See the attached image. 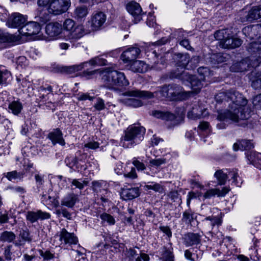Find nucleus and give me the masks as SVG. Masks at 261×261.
Wrapping results in <instances>:
<instances>
[{"label":"nucleus","mask_w":261,"mask_h":261,"mask_svg":"<svg viewBox=\"0 0 261 261\" xmlns=\"http://www.w3.org/2000/svg\"><path fill=\"white\" fill-rule=\"evenodd\" d=\"M100 218L103 221L107 222L110 225H114L115 223L114 218L111 215L104 213L100 215Z\"/></svg>","instance_id":"43"},{"label":"nucleus","mask_w":261,"mask_h":261,"mask_svg":"<svg viewBox=\"0 0 261 261\" xmlns=\"http://www.w3.org/2000/svg\"><path fill=\"white\" fill-rule=\"evenodd\" d=\"M252 86L255 89L261 88V77L253 81Z\"/></svg>","instance_id":"61"},{"label":"nucleus","mask_w":261,"mask_h":261,"mask_svg":"<svg viewBox=\"0 0 261 261\" xmlns=\"http://www.w3.org/2000/svg\"><path fill=\"white\" fill-rule=\"evenodd\" d=\"M126 8L128 13L134 17L136 23L141 19L142 11L138 3L135 2H129L127 4Z\"/></svg>","instance_id":"14"},{"label":"nucleus","mask_w":261,"mask_h":261,"mask_svg":"<svg viewBox=\"0 0 261 261\" xmlns=\"http://www.w3.org/2000/svg\"><path fill=\"white\" fill-rule=\"evenodd\" d=\"M99 146V143L95 141L89 142L84 145L85 147H87L92 149H95L98 148Z\"/></svg>","instance_id":"55"},{"label":"nucleus","mask_w":261,"mask_h":261,"mask_svg":"<svg viewBox=\"0 0 261 261\" xmlns=\"http://www.w3.org/2000/svg\"><path fill=\"white\" fill-rule=\"evenodd\" d=\"M259 17L257 11L255 7L252 8L248 13L247 17V20L249 21H252L253 20L259 19Z\"/></svg>","instance_id":"39"},{"label":"nucleus","mask_w":261,"mask_h":261,"mask_svg":"<svg viewBox=\"0 0 261 261\" xmlns=\"http://www.w3.org/2000/svg\"><path fill=\"white\" fill-rule=\"evenodd\" d=\"M16 238L15 234L12 231H5L1 233L0 241L4 242L10 243Z\"/></svg>","instance_id":"32"},{"label":"nucleus","mask_w":261,"mask_h":261,"mask_svg":"<svg viewBox=\"0 0 261 261\" xmlns=\"http://www.w3.org/2000/svg\"><path fill=\"white\" fill-rule=\"evenodd\" d=\"M9 217L7 213L4 214L3 215H1L0 216V223H6L8 222Z\"/></svg>","instance_id":"64"},{"label":"nucleus","mask_w":261,"mask_h":261,"mask_svg":"<svg viewBox=\"0 0 261 261\" xmlns=\"http://www.w3.org/2000/svg\"><path fill=\"white\" fill-rule=\"evenodd\" d=\"M133 164L138 170H143L145 169V165L143 163L137 160L136 158L133 159Z\"/></svg>","instance_id":"52"},{"label":"nucleus","mask_w":261,"mask_h":261,"mask_svg":"<svg viewBox=\"0 0 261 261\" xmlns=\"http://www.w3.org/2000/svg\"><path fill=\"white\" fill-rule=\"evenodd\" d=\"M19 40V36H15L8 33H5L0 31V42H14Z\"/></svg>","instance_id":"27"},{"label":"nucleus","mask_w":261,"mask_h":261,"mask_svg":"<svg viewBox=\"0 0 261 261\" xmlns=\"http://www.w3.org/2000/svg\"><path fill=\"white\" fill-rule=\"evenodd\" d=\"M189 58L190 57L186 54L180 55V59H182V62L181 65H180V66H182L183 67H186L189 62Z\"/></svg>","instance_id":"56"},{"label":"nucleus","mask_w":261,"mask_h":261,"mask_svg":"<svg viewBox=\"0 0 261 261\" xmlns=\"http://www.w3.org/2000/svg\"><path fill=\"white\" fill-rule=\"evenodd\" d=\"M166 163V160L164 158H158L151 159L149 161V164L151 166L159 167L162 165Z\"/></svg>","instance_id":"41"},{"label":"nucleus","mask_w":261,"mask_h":261,"mask_svg":"<svg viewBox=\"0 0 261 261\" xmlns=\"http://www.w3.org/2000/svg\"><path fill=\"white\" fill-rule=\"evenodd\" d=\"M148 66L143 61L136 60L131 64L130 69L135 72L143 73L147 70Z\"/></svg>","instance_id":"23"},{"label":"nucleus","mask_w":261,"mask_h":261,"mask_svg":"<svg viewBox=\"0 0 261 261\" xmlns=\"http://www.w3.org/2000/svg\"><path fill=\"white\" fill-rule=\"evenodd\" d=\"M140 194L139 189L137 187L121 189V196L124 200H131L139 196Z\"/></svg>","instance_id":"16"},{"label":"nucleus","mask_w":261,"mask_h":261,"mask_svg":"<svg viewBox=\"0 0 261 261\" xmlns=\"http://www.w3.org/2000/svg\"><path fill=\"white\" fill-rule=\"evenodd\" d=\"M27 17L18 13L11 14L8 18L7 24L9 27H21L26 22Z\"/></svg>","instance_id":"11"},{"label":"nucleus","mask_w":261,"mask_h":261,"mask_svg":"<svg viewBox=\"0 0 261 261\" xmlns=\"http://www.w3.org/2000/svg\"><path fill=\"white\" fill-rule=\"evenodd\" d=\"M11 246H8L5 249L4 254L6 259H11L12 253L11 252Z\"/></svg>","instance_id":"59"},{"label":"nucleus","mask_w":261,"mask_h":261,"mask_svg":"<svg viewBox=\"0 0 261 261\" xmlns=\"http://www.w3.org/2000/svg\"><path fill=\"white\" fill-rule=\"evenodd\" d=\"M61 212H62V215L64 218H66L68 220H70L71 219V214L66 208L62 207Z\"/></svg>","instance_id":"60"},{"label":"nucleus","mask_w":261,"mask_h":261,"mask_svg":"<svg viewBox=\"0 0 261 261\" xmlns=\"http://www.w3.org/2000/svg\"><path fill=\"white\" fill-rule=\"evenodd\" d=\"M217 101L223 100L228 103L229 109L224 113L218 115L220 120L228 119L234 122L247 118L245 110L247 100L241 94L234 90H229L226 93L221 92L216 96Z\"/></svg>","instance_id":"1"},{"label":"nucleus","mask_w":261,"mask_h":261,"mask_svg":"<svg viewBox=\"0 0 261 261\" xmlns=\"http://www.w3.org/2000/svg\"><path fill=\"white\" fill-rule=\"evenodd\" d=\"M71 183L72 185L75 186L76 188L81 190L84 188V185H88V182L86 181H83V182H80L77 179H74L72 180Z\"/></svg>","instance_id":"48"},{"label":"nucleus","mask_w":261,"mask_h":261,"mask_svg":"<svg viewBox=\"0 0 261 261\" xmlns=\"http://www.w3.org/2000/svg\"><path fill=\"white\" fill-rule=\"evenodd\" d=\"M140 52V49L137 47H129L123 52L121 59L125 63H130L138 58Z\"/></svg>","instance_id":"12"},{"label":"nucleus","mask_w":261,"mask_h":261,"mask_svg":"<svg viewBox=\"0 0 261 261\" xmlns=\"http://www.w3.org/2000/svg\"><path fill=\"white\" fill-rule=\"evenodd\" d=\"M107 61L99 57H95L91 59L89 62H87L91 66L104 65L106 64Z\"/></svg>","instance_id":"38"},{"label":"nucleus","mask_w":261,"mask_h":261,"mask_svg":"<svg viewBox=\"0 0 261 261\" xmlns=\"http://www.w3.org/2000/svg\"><path fill=\"white\" fill-rule=\"evenodd\" d=\"M100 76L104 86L109 89L117 90L129 84L124 73L120 71L107 69L100 72Z\"/></svg>","instance_id":"3"},{"label":"nucleus","mask_w":261,"mask_h":261,"mask_svg":"<svg viewBox=\"0 0 261 261\" xmlns=\"http://www.w3.org/2000/svg\"><path fill=\"white\" fill-rule=\"evenodd\" d=\"M145 129L142 126H132L125 131L120 144L124 148H131L143 139Z\"/></svg>","instance_id":"5"},{"label":"nucleus","mask_w":261,"mask_h":261,"mask_svg":"<svg viewBox=\"0 0 261 261\" xmlns=\"http://www.w3.org/2000/svg\"><path fill=\"white\" fill-rule=\"evenodd\" d=\"M70 6V0H52L48 12L54 15H61L67 11Z\"/></svg>","instance_id":"8"},{"label":"nucleus","mask_w":261,"mask_h":261,"mask_svg":"<svg viewBox=\"0 0 261 261\" xmlns=\"http://www.w3.org/2000/svg\"><path fill=\"white\" fill-rule=\"evenodd\" d=\"M124 176L125 177L129 178L130 179H135L137 177V175L136 172V169L134 167L131 168L130 171L125 170V173L124 174Z\"/></svg>","instance_id":"47"},{"label":"nucleus","mask_w":261,"mask_h":261,"mask_svg":"<svg viewBox=\"0 0 261 261\" xmlns=\"http://www.w3.org/2000/svg\"><path fill=\"white\" fill-rule=\"evenodd\" d=\"M160 229L161 231H162L164 233L167 234V236L169 237L171 236L172 233L169 229V228L167 226H161Z\"/></svg>","instance_id":"62"},{"label":"nucleus","mask_w":261,"mask_h":261,"mask_svg":"<svg viewBox=\"0 0 261 261\" xmlns=\"http://www.w3.org/2000/svg\"><path fill=\"white\" fill-rule=\"evenodd\" d=\"M73 14L76 20H84L88 14V10L86 6H78L75 9Z\"/></svg>","instance_id":"24"},{"label":"nucleus","mask_w":261,"mask_h":261,"mask_svg":"<svg viewBox=\"0 0 261 261\" xmlns=\"http://www.w3.org/2000/svg\"><path fill=\"white\" fill-rule=\"evenodd\" d=\"M78 201V195L73 193H70L66 195L62 199L61 204L62 206H65L69 208H72Z\"/></svg>","instance_id":"19"},{"label":"nucleus","mask_w":261,"mask_h":261,"mask_svg":"<svg viewBox=\"0 0 261 261\" xmlns=\"http://www.w3.org/2000/svg\"><path fill=\"white\" fill-rule=\"evenodd\" d=\"M246 157L250 163L257 168L261 166V153L254 151L247 152Z\"/></svg>","instance_id":"22"},{"label":"nucleus","mask_w":261,"mask_h":261,"mask_svg":"<svg viewBox=\"0 0 261 261\" xmlns=\"http://www.w3.org/2000/svg\"><path fill=\"white\" fill-rule=\"evenodd\" d=\"M142 259L143 261H149V257L147 254L142 253L140 254V256H137L136 261H142Z\"/></svg>","instance_id":"58"},{"label":"nucleus","mask_w":261,"mask_h":261,"mask_svg":"<svg viewBox=\"0 0 261 261\" xmlns=\"http://www.w3.org/2000/svg\"><path fill=\"white\" fill-rule=\"evenodd\" d=\"M24 174L23 172H17L16 170H14L6 173L5 177L10 181L16 179H22Z\"/></svg>","instance_id":"33"},{"label":"nucleus","mask_w":261,"mask_h":261,"mask_svg":"<svg viewBox=\"0 0 261 261\" xmlns=\"http://www.w3.org/2000/svg\"><path fill=\"white\" fill-rule=\"evenodd\" d=\"M75 22L71 19H67L63 23V28L69 32L68 38L74 41L84 35V31L81 27H75Z\"/></svg>","instance_id":"7"},{"label":"nucleus","mask_w":261,"mask_h":261,"mask_svg":"<svg viewBox=\"0 0 261 261\" xmlns=\"http://www.w3.org/2000/svg\"><path fill=\"white\" fill-rule=\"evenodd\" d=\"M152 115L157 118H160L167 121H172L176 118L175 114L169 112L155 111L152 112Z\"/></svg>","instance_id":"25"},{"label":"nucleus","mask_w":261,"mask_h":261,"mask_svg":"<svg viewBox=\"0 0 261 261\" xmlns=\"http://www.w3.org/2000/svg\"><path fill=\"white\" fill-rule=\"evenodd\" d=\"M94 107L97 111L105 109V105L103 100L100 98H97L96 103L94 105Z\"/></svg>","instance_id":"46"},{"label":"nucleus","mask_w":261,"mask_h":261,"mask_svg":"<svg viewBox=\"0 0 261 261\" xmlns=\"http://www.w3.org/2000/svg\"><path fill=\"white\" fill-rule=\"evenodd\" d=\"M106 20V15L101 12L94 14L91 17V27L93 31L98 30Z\"/></svg>","instance_id":"15"},{"label":"nucleus","mask_w":261,"mask_h":261,"mask_svg":"<svg viewBox=\"0 0 261 261\" xmlns=\"http://www.w3.org/2000/svg\"><path fill=\"white\" fill-rule=\"evenodd\" d=\"M60 240L63 241L66 244H76L78 240L74 233L68 232L66 229L63 228L61 230L60 233Z\"/></svg>","instance_id":"17"},{"label":"nucleus","mask_w":261,"mask_h":261,"mask_svg":"<svg viewBox=\"0 0 261 261\" xmlns=\"http://www.w3.org/2000/svg\"><path fill=\"white\" fill-rule=\"evenodd\" d=\"M22 105L19 101H13L9 105L8 109L15 115L19 114L22 109Z\"/></svg>","instance_id":"30"},{"label":"nucleus","mask_w":261,"mask_h":261,"mask_svg":"<svg viewBox=\"0 0 261 261\" xmlns=\"http://www.w3.org/2000/svg\"><path fill=\"white\" fill-rule=\"evenodd\" d=\"M203 115L201 111L198 112L196 108H193L191 111L188 113V117L190 119H197L200 118Z\"/></svg>","instance_id":"42"},{"label":"nucleus","mask_w":261,"mask_h":261,"mask_svg":"<svg viewBox=\"0 0 261 261\" xmlns=\"http://www.w3.org/2000/svg\"><path fill=\"white\" fill-rule=\"evenodd\" d=\"M48 138L51 140L54 145L59 143L64 146L65 144L64 140L62 137L61 131L59 129H56L48 134Z\"/></svg>","instance_id":"21"},{"label":"nucleus","mask_w":261,"mask_h":261,"mask_svg":"<svg viewBox=\"0 0 261 261\" xmlns=\"http://www.w3.org/2000/svg\"><path fill=\"white\" fill-rule=\"evenodd\" d=\"M253 103L254 105L261 107V94L255 96L253 100Z\"/></svg>","instance_id":"63"},{"label":"nucleus","mask_w":261,"mask_h":261,"mask_svg":"<svg viewBox=\"0 0 261 261\" xmlns=\"http://www.w3.org/2000/svg\"><path fill=\"white\" fill-rule=\"evenodd\" d=\"M197 71L200 78L199 80L197 79L195 76L187 72L182 73L180 77L182 83L187 85H189V84L192 90V92L195 93H198L203 87L202 81H204L206 77L212 75L211 71L207 67H200Z\"/></svg>","instance_id":"4"},{"label":"nucleus","mask_w":261,"mask_h":261,"mask_svg":"<svg viewBox=\"0 0 261 261\" xmlns=\"http://www.w3.org/2000/svg\"><path fill=\"white\" fill-rule=\"evenodd\" d=\"M123 95L145 99L152 98L155 96L159 98H166L170 101H174L179 98V87L176 84H166L159 87L158 90L154 93L135 89L126 91L123 93Z\"/></svg>","instance_id":"2"},{"label":"nucleus","mask_w":261,"mask_h":261,"mask_svg":"<svg viewBox=\"0 0 261 261\" xmlns=\"http://www.w3.org/2000/svg\"><path fill=\"white\" fill-rule=\"evenodd\" d=\"M230 191L228 187H223L222 190L219 189H211L207 191L204 194V198L205 199H209L215 196L218 197H224Z\"/></svg>","instance_id":"18"},{"label":"nucleus","mask_w":261,"mask_h":261,"mask_svg":"<svg viewBox=\"0 0 261 261\" xmlns=\"http://www.w3.org/2000/svg\"><path fill=\"white\" fill-rule=\"evenodd\" d=\"M10 76L11 73L8 71H0V84L6 83Z\"/></svg>","instance_id":"49"},{"label":"nucleus","mask_w":261,"mask_h":261,"mask_svg":"<svg viewBox=\"0 0 261 261\" xmlns=\"http://www.w3.org/2000/svg\"><path fill=\"white\" fill-rule=\"evenodd\" d=\"M215 38L220 41V46L224 48H233L240 46L242 44L241 39L234 38L232 32L229 29H223L217 31Z\"/></svg>","instance_id":"6"},{"label":"nucleus","mask_w":261,"mask_h":261,"mask_svg":"<svg viewBox=\"0 0 261 261\" xmlns=\"http://www.w3.org/2000/svg\"><path fill=\"white\" fill-rule=\"evenodd\" d=\"M193 219V215L189 212H185L183 214L182 221L186 223H189Z\"/></svg>","instance_id":"54"},{"label":"nucleus","mask_w":261,"mask_h":261,"mask_svg":"<svg viewBox=\"0 0 261 261\" xmlns=\"http://www.w3.org/2000/svg\"><path fill=\"white\" fill-rule=\"evenodd\" d=\"M19 237L21 239L20 240L14 243L15 246H18L24 244V242H31L32 241V238L30 236V232L28 229L22 230L20 231Z\"/></svg>","instance_id":"28"},{"label":"nucleus","mask_w":261,"mask_h":261,"mask_svg":"<svg viewBox=\"0 0 261 261\" xmlns=\"http://www.w3.org/2000/svg\"><path fill=\"white\" fill-rule=\"evenodd\" d=\"M62 25L57 22H51L47 23L45 27V33L50 40H54L61 34Z\"/></svg>","instance_id":"9"},{"label":"nucleus","mask_w":261,"mask_h":261,"mask_svg":"<svg viewBox=\"0 0 261 261\" xmlns=\"http://www.w3.org/2000/svg\"><path fill=\"white\" fill-rule=\"evenodd\" d=\"M242 149H250L254 147L253 144L250 140H242L240 142Z\"/></svg>","instance_id":"45"},{"label":"nucleus","mask_w":261,"mask_h":261,"mask_svg":"<svg viewBox=\"0 0 261 261\" xmlns=\"http://www.w3.org/2000/svg\"><path fill=\"white\" fill-rule=\"evenodd\" d=\"M41 30L39 23L31 21L22 25L19 30L20 34L23 36H32L39 33Z\"/></svg>","instance_id":"10"},{"label":"nucleus","mask_w":261,"mask_h":261,"mask_svg":"<svg viewBox=\"0 0 261 261\" xmlns=\"http://www.w3.org/2000/svg\"><path fill=\"white\" fill-rule=\"evenodd\" d=\"M222 217L221 213H220V216L208 217L205 218V220L206 221L208 220L210 221V224H211L212 228H213L216 225L219 226L221 225Z\"/></svg>","instance_id":"35"},{"label":"nucleus","mask_w":261,"mask_h":261,"mask_svg":"<svg viewBox=\"0 0 261 261\" xmlns=\"http://www.w3.org/2000/svg\"><path fill=\"white\" fill-rule=\"evenodd\" d=\"M40 254L44 259H50L54 257V254L51 253L49 251L43 252L42 250H39Z\"/></svg>","instance_id":"51"},{"label":"nucleus","mask_w":261,"mask_h":261,"mask_svg":"<svg viewBox=\"0 0 261 261\" xmlns=\"http://www.w3.org/2000/svg\"><path fill=\"white\" fill-rule=\"evenodd\" d=\"M46 201H49V203L53 204L55 207H58L59 205L58 200L55 197L48 196Z\"/></svg>","instance_id":"57"},{"label":"nucleus","mask_w":261,"mask_h":261,"mask_svg":"<svg viewBox=\"0 0 261 261\" xmlns=\"http://www.w3.org/2000/svg\"><path fill=\"white\" fill-rule=\"evenodd\" d=\"M87 62H84L79 65H75L70 66H64L62 67L61 72L70 74L76 71L81 70L85 67L87 66Z\"/></svg>","instance_id":"26"},{"label":"nucleus","mask_w":261,"mask_h":261,"mask_svg":"<svg viewBox=\"0 0 261 261\" xmlns=\"http://www.w3.org/2000/svg\"><path fill=\"white\" fill-rule=\"evenodd\" d=\"M161 259L163 261H173V255L171 251L163 247Z\"/></svg>","instance_id":"36"},{"label":"nucleus","mask_w":261,"mask_h":261,"mask_svg":"<svg viewBox=\"0 0 261 261\" xmlns=\"http://www.w3.org/2000/svg\"><path fill=\"white\" fill-rule=\"evenodd\" d=\"M52 0H37V5L39 7L46 8L48 10Z\"/></svg>","instance_id":"50"},{"label":"nucleus","mask_w":261,"mask_h":261,"mask_svg":"<svg viewBox=\"0 0 261 261\" xmlns=\"http://www.w3.org/2000/svg\"><path fill=\"white\" fill-rule=\"evenodd\" d=\"M125 254L129 261H133L135 257L137 255L136 251L133 248L126 249Z\"/></svg>","instance_id":"44"},{"label":"nucleus","mask_w":261,"mask_h":261,"mask_svg":"<svg viewBox=\"0 0 261 261\" xmlns=\"http://www.w3.org/2000/svg\"><path fill=\"white\" fill-rule=\"evenodd\" d=\"M184 239L186 244L188 246H192L200 242V237L196 233H188L185 236Z\"/></svg>","instance_id":"29"},{"label":"nucleus","mask_w":261,"mask_h":261,"mask_svg":"<svg viewBox=\"0 0 261 261\" xmlns=\"http://www.w3.org/2000/svg\"><path fill=\"white\" fill-rule=\"evenodd\" d=\"M214 176L217 178L218 185H224L227 179V175L221 170H217L215 172Z\"/></svg>","instance_id":"34"},{"label":"nucleus","mask_w":261,"mask_h":261,"mask_svg":"<svg viewBox=\"0 0 261 261\" xmlns=\"http://www.w3.org/2000/svg\"><path fill=\"white\" fill-rule=\"evenodd\" d=\"M77 98L79 100H86L87 99L93 100L94 97L90 96L88 93H81L78 94Z\"/></svg>","instance_id":"53"},{"label":"nucleus","mask_w":261,"mask_h":261,"mask_svg":"<svg viewBox=\"0 0 261 261\" xmlns=\"http://www.w3.org/2000/svg\"><path fill=\"white\" fill-rule=\"evenodd\" d=\"M250 66L255 67L257 65H256L254 63H250V60L247 58L243 60L240 62L236 63L233 65L231 66V69L234 71L242 72L247 70Z\"/></svg>","instance_id":"20"},{"label":"nucleus","mask_w":261,"mask_h":261,"mask_svg":"<svg viewBox=\"0 0 261 261\" xmlns=\"http://www.w3.org/2000/svg\"><path fill=\"white\" fill-rule=\"evenodd\" d=\"M144 188L146 190H153L155 192H162L163 189L162 186L157 183L153 184L151 185H147L144 186Z\"/></svg>","instance_id":"40"},{"label":"nucleus","mask_w":261,"mask_h":261,"mask_svg":"<svg viewBox=\"0 0 261 261\" xmlns=\"http://www.w3.org/2000/svg\"><path fill=\"white\" fill-rule=\"evenodd\" d=\"M179 74V71L178 68L173 70L167 74L163 75L161 79L165 81L168 79L173 80L177 78Z\"/></svg>","instance_id":"37"},{"label":"nucleus","mask_w":261,"mask_h":261,"mask_svg":"<svg viewBox=\"0 0 261 261\" xmlns=\"http://www.w3.org/2000/svg\"><path fill=\"white\" fill-rule=\"evenodd\" d=\"M49 213L38 210L37 212L29 211L26 215V219L28 221L33 223L38 220L48 219L50 218Z\"/></svg>","instance_id":"13"},{"label":"nucleus","mask_w":261,"mask_h":261,"mask_svg":"<svg viewBox=\"0 0 261 261\" xmlns=\"http://www.w3.org/2000/svg\"><path fill=\"white\" fill-rule=\"evenodd\" d=\"M120 100L125 105L134 108L140 107L143 105L141 100L134 98H125Z\"/></svg>","instance_id":"31"}]
</instances>
